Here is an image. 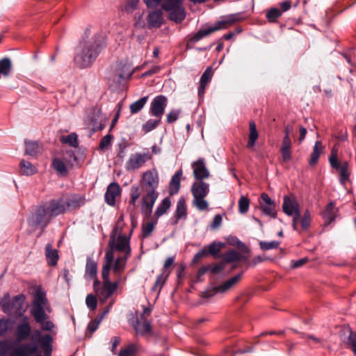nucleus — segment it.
Returning a JSON list of instances; mask_svg holds the SVG:
<instances>
[{
  "instance_id": "1",
  "label": "nucleus",
  "mask_w": 356,
  "mask_h": 356,
  "mask_svg": "<svg viewBox=\"0 0 356 356\" xmlns=\"http://www.w3.org/2000/svg\"><path fill=\"white\" fill-rule=\"evenodd\" d=\"M31 339V343L13 344L10 350V356H42L38 354L40 347L43 349L45 356L51 355L53 338L50 334L42 335L40 330H35Z\"/></svg>"
},
{
  "instance_id": "2",
  "label": "nucleus",
  "mask_w": 356,
  "mask_h": 356,
  "mask_svg": "<svg viewBox=\"0 0 356 356\" xmlns=\"http://www.w3.org/2000/svg\"><path fill=\"white\" fill-rule=\"evenodd\" d=\"M105 42V37L96 34L92 38L80 44L74 61L81 68L90 67L102 51Z\"/></svg>"
},
{
  "instance_id": "3",
  "label": "nucleus",
  "mask_w": 356,
  "mask_h": 356,
  "mask_svg": "<svg viewBox=\"0 0 356 356\" xmlns=\"http://www.w3.org/2000/svg\"><path fill=\"white\" fill-rule=\"evenodd\" d=\"M109 264H104L102 270V277L103 280V284L99 286V281L96 280L94 282L93 288L94 291L99 298L101 302H104L112 294L116 291L119 284L121 282V278H118L115 282H111L109 278L110 268Z\"/></svg>"
},
{
  "instance_id": "4",
  "label": "nucleus",
  "mask_w": 356,
  "mask_h": 356,
  "mask_svg": "<svg viewBox=\"0 0 356 356\" xmlns=\"http://www.w3.org/2000/svg\"><path fill=\"white\" fill-rule=\"evenodd\" d=\"M131 229L127 235H111L108 241V249L104 257V264H108L113 259V254L115 251L120 252L124 254H131L130 238L132 234Z\"/></svg>"
},
{
  "instance_id": "5",
  "label": "nucleus",
  "mask_w": 356,
  "mask_h": 356,
  "mask_svg": "<svg viewBox=\"0 0 356 356\" xmlns=\"http://www.w3.org/2000/svg\"><path fill=\"white\" fill-rule=\"evenodd\" d=\"M191 192L194 197V205L200 211L207 209L209 204L204 197L209 192V185L202 181V179H199L193 184Z\"/></svg>"
},
{
  "instance_id": "6",
  "label": "nucleus",
  "mask_w": 356,
  "mask_h": 356,
  "mask_svg": "<svg viewBox=\"0 0 356 356\" xmlns=\"http://www.w3.org/2000/svg\"><path fill=\"white\" fill-rule=\"evenodd\" d=\"M158 184L157 179L149 180L147 184V193L143 198L141 206L142 212L147 216H149L152 213L154 203L158 198V193L155 191Z\"/></svg>"
},
{
  "instance_id": "7",
  "label": "nucleus",
  "mask_w": 356,
  "mask_h": 356,
  "mask_svg": "<svg viewBox=\"0 0 356 356\" xmlns=\"http://www.w3.org/2000/svg\"><path fill=\"white\" fill-rule=\"evenodd\" d=\"M84 124L93 131L102 130L105 127L106 118L99 108L92 107L87 110L83 118Z\"/></svg>"
},
{
  "instance_id": "8",
  "label": "nucleus",
  "mask_w": 356,
  "mask_h": 356,
  "mask_svg": "<svg viewBox=\"0 0 356 356\" xmlns=\"http://www.w3.org/2000/svg\"><path fill=\"white\" fill-rule=\"evenodd\" d=\"M162 8L168 13L170 19L181 22L185 18L184 8L182 6L181 0H165Z\"/></svg>"
},
{
  "instance_id": "9",
  "label": "nucleus",
  "mask_w": 356,
  "mask_h": 356,
  "mask_svg": "<svg viewBox=\"0 0 356 356\" xmlns=\"http://www.w3.org/2000/svg\"><path fill=\"white\" fill-rule=\"evenodd\" d=\"M51 216L46 209L42 206L38 207L33 213H32L28 218V224L32 230L41 227L44 228L50 221Z\"/></svg>"
},
{
  "instance_id": "10",
  "label": "nucleus",
  "mask_w": 356,
  "mask_h": 356,
  "mask_svg": "<svg viewBox=\"0 0 356 356\" xmlns=\"http://www.w3.org/2000/svg\"><path fill=\"white\" fill-rule=\"evenodd\" d=\"M234 21V19L229 17L217 22L213 26H209V28L200 29L191 38V41L196 42L214 31L225 29L231 26Z\"/></svg>"
},
{
  "instance_id": "11",
  "label": "nucleus",
  "mask_w": 356,
  "mask_h": 356,
  "mask_svg": "<svg viewBox=\"0 0 356 356\" xmlns=\"http://www.w3.org/2000/svg\"><path fill=\"white\" fill-rule=\"evenodd\" d=\"M331 168L341 178H349L351 175L350 166L347 161H339L337 156V151L332 149L329 158Z\"/></svg>"
},
{
  "instance_id": "12",
  "label": "nucleus",
  "mask_w": 356,
  "mask_h": 356,
  "mask_svg": "<svg viewBox=\"0 0 356 356\" xmlns=\"http://www.w3.org/2000/svg\"><path fill=\"white\" fill-rule=\"evenodd\" d=\"M168 104V99L165 96L160 95L155 97L149 107V113L156 118H161Z\"/></svg>"
},
{
  "instance_id": "13",
  "label": "nucleus",
  "mask_w": 356,
  "mask_h": 356,
  "mask_svg": "<svg viewBox=\"0 0 356 356\" xmlns=\"http://www.w3.org/2000/svg\"><path fill=\"white\" fill-rule=\"evenodd\" d=\"M311 224V213L308 209H306L302 215H300V211L298 214L293 216L292 227L296 231H305L307 230Z\"/></svg>"
},
{
  "instance_id": "14",
  "label": "nucleus",
  "mask_w": 356,
  "mask_h": 356,
  "mask_svg": "<svg viewBox=\"0 0 356 356\" xmlns=\"http://www.w3.org/2000/svg\"><path fill=\"white\" fill-rule=\"evenodd\" d=\"M129 257L130 255L123 254L115 258V254H113V259L109 264V268L110 271L112 270L113 274L118 276V278L120 277L122 279L121 275L126 268L127 259Z\"/></svg>"
},
{
  "instance_id": "15",
  "label": "nucleus",
  "mask_w": 356,
  "mask_h": 356,
  "mask_svg": "<svg viewBox=\"0 0 356 356\" xmlns=\"http://www.w3.org/2000/svg\"><path fill=\"white\" fill-rule=\"evenodd\" d=\"M283 211L289 216H293L300 212L299 204L293 195H285L283 198Z\"/></svg>"
},
{
  "instance_id": "16",
  "label": "nucleus",
  "mask_w": 356,
  "mask_h": 356,
  "mask_svg": "<svg viewBox=\"0 0 356 356\" xmlns=\"http://www.w3.org/2000/svg\"><path fill=\"white\" fill-rule=\"evenodd\" d=\"M151 159L148 153L134 154L131 155L127 161L125 168L127 170H134L140 168L147 161Z\"/></svg>"
},
{
  "instance_id": "17",
  "label": "nucleus",
  "mask_w": 356,
  "mask_h": 356,
  "mask_svg": "<svg viewBox=\"0 0 356 356\" xmlns=\"http://www.w3.org/2000/svg\"><path fill=\"white\" fill-rule=\"evenodd\" d=\"M259 204L262 211L265 214L272 218L276 217L275 204L267 194H261Z\"/></svg>"
},
{
  "instance_id": "18",
  "label": "nucleus",
  "mask_w": 356,
  "mask_h": 356,
  "mask_svg": "<svg viewBox=\"0 0 356 356\" xmlns=\"http://www.w3.org/2000/svg\"><path fill=\"white\" fill-rule=\"evenodd\" d=\"M120 186L113 182L108 185L106 194L105 200L109 205H114L115 203L116 198L120 196Z\"/></svg>"
},
{
  "instance_id": "19",
  "label": "nucleus",
  "mask_w": 356,
  "mask_h": 356,
  "mask_svg": "<svg viewBox=\"0 0 356 356\" xmlns=\"http://www.w3.org/2000/svg\"><path fill=\"white\" fill-rule=\"evenodd\" d=\"M51 218L54 216H58L68 210L67 202L63 200L53 201L49 205L45 206Z\"/></svg>"
},
{
  "instance_id": "20",
  "label": "nucleus",
  "mask_w": 356,
  "mask_h": 356,
  "mask_svg": "<svg viewBox=\"0 0 356 356\" xmlns=\"http://www.w3.org/2000/svg\"><path fill=\"white\" fill-rule=\"evenodd\" d=\"M25 297L23 295H19L14 298L11 305L3 304V309L6 313H18L22 309Z\"/></svg>"
},
{
  "instance_id": "21",
  "label": "nucleus",
  "mask_w": 356,
  "mask_h": 356,
  "mask_svg": "<svg viewBox=\"0 0 356 356\" xmlns=\"http://www.w3.org/2000/svg\"><path fill=\"white\" fill-rule=\"evenodd\" d=\"M192 168L195 178H208L209 176V171L207 168L202 159L195 161L192 165Z\"/></svg>"
},
{
  "instance_id": "22",
  "label": "nucleus",
  "mask_w": 356,
  "mask_h": 356,
  "mask_svg": "<svg viewBox=\"0 0 356 356\" xmlns=\"http://www.w3.org/2000/svg\"><path fill=\"white\" fill-rule=\"evenodd\" d=\"M242 277L241 274H238L232 278L227 280L225 282H223L222 284L217 286L215 287V291L216 293H224L227 292V291L230 290L232 288L235 286L241 280Z\"/></svg>"
},
{
  "instance_id": "23",
  "label": "nucleus",
  "mask_w": 356,
  "mask_h": 356,
  "mask_svg": "<svg viewBox=\"0 0 356 356\" xmlns=\"http://www.w3.org/2000/svg\"><path fill=\"white\" fill-rule=\"evenodd\" d=\"M134 328L138 334L144 336L152 334L150 323L147 321L145 318H143V316H141L140 318L137 321Z\"/></svg>"
},
{
  "instance_id": "24",
  "label": "nucleus",
  "mask_w": 356,
  "mask_h": 356,
  "mask_svg": "<svg viewBox=\"0 0 356 356\" xmlns=\"http://www.w3.org/2000/svg\"><path fill=\"white\" fill-rule=\"evenodd\" d=\"M341 340L346 344L350 346L352 350L356 354V332H353L350 329L343 330V334L341 335Z\"/></svg>"
},
{
  "instance_id": "25",
  "label": "nucleus",
  "mask_w": 356,
  "mask_h": 356,
  "mask_svg": "<svg viewBox=\"0 0 356 356\" xmlns=\"http://www.w3.org/2000/svg\"><path fill=\"white\" fill-rule=\"evenodd\" d=\"M147 22L149 27H159L163 23L162 11L155 10L151 12L147 18Z\"/></svg>"
},
{
  "instance_id": "26",
  "label": "nucleus",
  "mask_w": 356,
  "mask_h": 356,
  "mask_svg": "<svg viewBox=\"0 0 356 356\" xmlns=\"http://www.w3.org/2000/svg\"><path fill=\"white\" fill-rule=\"evenodd\" d=\"M31 332L30 323L25 320L22 323L17 325L16 330L17 338L19 340L26 339Z\"/></svg>"
},
{
  "instance_id": "27",
  "label": "nucleus",
  "mask_w": 356,
  "mask_h": 356,
  "mask_svg": "<svg viewBox=\"0 0 356 356\" xmlns=\"http://www.w3.org/2000/svg\"><path fill=\"white\" fill-rule=\"evenodd\" d=\"M337 209L333 202L328 204L323 213V219L327 224L331 223L335 218Z\"/></svg>"
},
{
  "instance_id": "28",
  "label": "nucleus",
  "mask_w": 356,
  "mask_h": 356,
  "mask_svg": "<svg viewBox=\"0 0 356 356\" xmlns=\"http://www.w3.org/2000/svg\"><path fill=\"white\" fill-rule=\"evenodd\" d=\"M212 76H213L212 69L211 67H209L204 72V73L202 75L201 79H200V86L198 89V94L200 96H201L204 94L205 88H206L207 83L211 81Z\"/></svg>"
},
{
  "instance_id": "29",
  "label": "nucleus",
  "mask_w": 356,
  "mask_h": 356,
  "mask_svg": "<svg viewBox=\"0 0 356 356\" xmlns=\"http://www.w3.org/2000/svg\"><path fill=\"white\" fill-rule=\"evenodd\" d=\"M187 207L186 204V200L184 198L181 197L177 203V207L175 211V218L177 223L178 220H179L181 218H186L187 216Z\"/></svg>"
},
{
  "instance_id": "30",
  "label": "nucleus",
  "mask_w": 356,
  "mask_h": 356,
  "mask_svg": "<svg viewBox=\"0 0 356 356\" xmlns=\"http://www.w3.org/2000/svg\"><path fill=\"white\" fill-rule=\"evenodd\" d=\"M33 306L45 307L47 312L51 311L49 307L48 306L45 293L40 289H38L36 291V294L33 302Z\"/></svg>"
},
{
  "instance_id": "31",
  "label": "nucleus",
  "mask_w": 356,
  "mask_h": 356,
  "mask_svg": "<svg viewBox=\"0 0 356 356\" xmlns=\"http://www.w3.org/2000/svg\"><path fill=\"white\" fill-rule=\"evenodd\" d=\"M46 307L40 306H33L31 309V314L33 316L35 321L38 323L42 320L48 318V316L45 313Z\"/></svg>"
},
{
  "instance_id": "32",
  "label": "nucleus",
  "mask_w": 356,
  "mask_h": 356,
  "mask_svg": "<svg viewBox=\"0 0 356 356\" xmlns=\"http://www.w3.org/2000/svg\"><path fill=\"white\" fill-rule=\"evenodd\" d=\"M249 129H250V134H249V139L247 144V147L248 149L252 148L256 143V140L258 138V132L257 131V127L255 123L252 121L249 123Z\"/></svg>"
},
{
  "instance_id": "33",
  "label": "nucleus",
  "mask_w": 356,
  "mask_h": 356,
  "mask_svg": "<svg viewBox=\"0 0 356 356\" xmlns=\"http://www.w3.org/2000/svg\"><path fill=\"white\" fill-rule=\"evenodd\" d=\"M171 206L170 198L167 197L164 198L162 202L157 207L154 215L156 218H159L164 215Z\"/></svg>"
},
{
  "instance_id": "34",
  "label": "nucleus",
  "mask_w": 356,
  "mask_h": 356,
  "mask_svg": "<svg viewBox=\"0 0 356 356\" xmlns=\"http://www.w3.org/2000/svg\"><path fill=\"white\" fill-rule=\"evenodd\" d=\"M323 149V145L321 141L318 140L315 143L313 151L309 161L310 165H315L318 161L319 156Z\"/></svg>"
},
{
  "instance_id": "35",
  "label": "nucleus",
  "mask_w": 356,
  "mask_h": 356,
  "mask_svg": "<svg viewBox=\"0 0 356 356\" xmlns=\"http://www.w3.org/2000/svg\"><path fill=\"white\" fill-rule=\"evenodd\" d=\"M97 273V264L91 258H88L86 266V275L90 278H96Z\"/></svg>"
},
{
  "instance_id": "36",
  "label": "nucleus",
  "mask_w": 356,
  "mask_h": 356,
  "mask_svg": "<svg viewBox=\"0 0 356 356\" xmlns=\"http://www.w3.org/2000/svg\"><path fill=\"white\" fill-rule=\"evenodd\" d=\"M46 257L47 262L51 266H54L57 263L58 255L56 250L52 249L51 244H47L46 246Z\"/></svg>"
},
{
  "instance_id": "37",
  "label": "nucleus",
  "mask_w": 356,
  "mask_h": 356,
  "mask_svg": "<svg viewBox=\"0 0 356 356\" xmlns=\"http://www.w3.org/2000/svg\"><path fill=\"white\" fill-rule=\"evenodd\" d=\"M19 165L20 171L24 176H32L37 172L36 168L28 161H22Z\"/></svg>"
},
{
  "instance_id": "38",
  "label": "nucleus",
  "mask_w": 356,
  "mask_h": 356,
  "mask_svg": "<svg viewBox=\"0 0 356 356\" xmlns=\"http://www.w3.org/2000/svg\"><path fill=\"white\" fill-rule=\"evenodd\" d=\"M12 70V63L10 58H3L0 60V74L8 76Z\"/></svg>"
},
{
  "instance_id": "39",
  "label": "nucleus",
  "mask_w": 356,
  "mask_h": 356,
  "mask_svg": "<svg viewBox=\"0 0 356 356\" xmlns=\"http://www.w3.org/2000/svg\"><path fill=\"white\" fill-rule=\"evenodd\" d=\"M41 150L39 144L36 142L26 141L25 142V153L27 155L35 156Z\"/></svg>"
},
{
  "instance_id": "40",
  "label": "nucleus",
  "mask_w": 356,
  "mask_h": 356,
  "mask_svg": "<svg viewBox=\"0 0 356 356\" xmlns=\"http://www.w3.org/2000/svg\"><path fill=\"white\" fill-rule=\"evenodd\" d=\"M138 349L136 344L129 343L121 349L118 356H136Z\"/></svg>"
},
{
  "instance_id": "41",
  "label": "nucleus",
  "mask_w": 356,
  "mask_h": 356,
  "mask_svg": "<svg viewBox=\"0 0 356 356\" xmlns=\"http://www.w3.org/2000/svg\"><path fill=\"white\" fill-rule=\"evenodd\" d=\"M148 99V97H143L140 99L134 102L130 105V111L132 114L138 113L145 105Z\"/></svg>"
},
{
  "instance_id": "42",
  "label": "nucleus",
  "mask_w": 356,
  "mask_h": 356,
  "mask_svg": "<svg viewBox=\"0 0 356 356\" xmlns=\"http://www.w3.org/2000/svg\"><path fill=\"white\" fill-rule=\"evenodd\" d=\"M60 140L63 143L68 144L73 147H76L79 145L77 135L75 133L62 136Z\"/></svg>"
},
{
  "instance_id": "43",
  "label": "nucleus",
  "mask_w": 356,
  "mask_h": 356,
  "mask_svg": "<svg viewBox=\"0 0 356 356\" xmlns=\"http://www.w3.org/2000/svg\"><path fill=\"white\" fill-rule=\"evenodd\" d=\"M123 218V215L121 214L111 235H127L123 232L125 226Z\"/></svg>"
},
{
  "instance_id": "44",
  "label": "nucleus",
  "mask_w": 356,
  "mask_h": 356,
  "mask_svg": "<svg viewBox=\"0 0 356 356\" xmlns=\"http://www.w3.org/2000/svg\"><path fill=\"white\" fill-rule=\"evenodd\" d=\"M52 165L54 168L59 172L60 176L67 175V168L65 163L59 159H55L53 161Z\"/></svg>"
},
{
  "instance_id": "45",
  "label": "nucleus",
  "mask_w": 356,
  "mask_h": 356,
  "mask_svg": "<svg viewBox=\"0 0 356 356\" xmlns=\"http://www.w3.org/2000/svg\"><path fill=\"white\" fill-rule=\"evenodd\" d=\"M67 202V207L68 208V209H75V208H77V207H81V205H83L84 204V198L82 197H72V199H70V200H68Z\"/></svg>"
},
{
  "instance_id": "46",
  "label": "nucleus",
  "mask_w": 356,
  "mask_h": 356,
  "mask_svg": "<svg viewBox=\"0 0 356 356\" xmlns=\"http://www.w3.org/2000/svg\"><path fill=\"white\" fill-rule=\"evenodd\" d=\"M223 246V243H216L213 242L211 243L208 248L207 250L209 252V254H211L214 257H218L219 252L221 250V248Z\"/></svg>"
},
{
  "instance_id": "47",
  "label": "nucleus",
  "mask_w": 356,
  "mask_h": 356,
  "mask_svg": "<svg viewBox=\"0 0 356 356\" xmlns=\"http://www.w3.org/2000/svg\"><path fill=\"white\" fill-rule=\"evenodd\" d=\"M161 118L150 119L147 120L143 126V129L146 133L154 129L160 122Z\"/></svg>"
},
{
  "instance_id": "48",
  "label": "nucleus",
  "mask_w": 356,
  "mask_h": 356,
  "mask_svg": "<svg viewBox=\"0 0 356 356\" xmlns=\"http://www.w3.org/2000/svg\"><path fill=\"white\" fill-rule=\"evenodd\" d=\"M250 200L245 196H241L238 201V210L241 213H245L249 209Z\"/></svg>"
},
{
  "instance_id": "49",
  "label": "nucleus",
  "mask_w": 356,
  "mask_h": 356,
  "mask_svg": "<svg viewBox=\"0 0 356 356\" xmlns=\"http://www.w3.org/2000/svg\"><path fill=\"white\" fill-rule=\"evenodd\" d=\"M168 275H169V273H167L166 274L163 273L162 274L159 275L156 278V280L153 287H152V290L156 291L157 289H159L160 291L161 289L162 288L163 284L165 283V280H166L167 277L168 276Z\"/></svg>"
},
{
  "instance_id": "50",
  "label": "nucleus",
  "mask_w": 356,
  "mask_h": 356,
  "mask_svg": "<svg viewBox=\"0 0 356 356\" xmlns=\"http://www.w3.org/2000/svg\"><path fill=\"white\" fill-rule=\"evenodd\" d=\"M180 188L179 179H172L169 185V194L170 195H174L177 194Z\"/></svg>"
},
{
  "instance_id": "51",
  "label": "nucleus",
  "mask_w": 356,
  "mask_h": 356,
  "mask_svg": "<svg viewBox=\"0 0 356 356\" xmlns=\"http://www.w3.org/2000/svg\"><path fill=\"white\" fill-rule=\"evenodd\" d=\"M86 303L88 308L95 310L97 305V297L92 294H88L86 298Z\"/></svg>"
},
{
  "instance_id": "52",
  "label": "nucleus",
  "mask_w": 356,
  "mask_h": 356,
  "mask_svg": "<svg viewBox=\"0 0 356 356\" xmlns=\"http://www.w3.org/2000/svg\"><path fill=\"white\" fill-rule=\"evenodd\" d=\"M156 222H148L143 225V237L149 236L154 229Z\"/></svg>"
},
{
  "instance_id": "53",
  "label": "nucleus",
  "mask_w": 356,
  "mask_h": 356,
  "mask_svg": "<svg viewBox=\"0 0 356 356\" xmlns=\"http://www.w3.org/2000/svg\"><path fill=\"white\" fill-rule=\"evenodd\" d=\"M282 15V11L277 8H271L267 13L266 17L270 22H274L280 17Z\"/></svg>"
},
{
  "instance_id": "54",
  "label": "nucleus",
  "mask_w": 356,
  "mask_h": 356,
  "mask_svg": "<svg viewBox=\"0 0 356 356\" xmlns=\"http://www.w3.org/2000/svg\"><path fill=\"white\" fill-rule=\"evenodd\" d=\"M280 243L278 241H270V242H266V241H261L259 243L260 248L264 250H268L271 249L277 248L279 245Z\"/></svg>"
},
{
  "instance_id": "55",
  "label": "nucleus",
  "mask_w": 356,
  "mask_h": 356,
  "mask_svg": "<svg viewBox=\"0 0 356 356\" xmlns=\"http://www.w3.org/2000/svg\"><path fill=\"white\" fill-rule=\"evenodd\" d=\"M181 113L180 110H171L167 115L166 121L168 124L175 122Z\"/></svg>"
},
{
  "instance_id": "56",
  "label": "nucleus",
  "mask_w": 356,
  "mask_h": 356,
  "mask_svg": "<svg viewBox=\"0 0 356 356\" xmlns=\"http://www.w3.org/2000/svg\"><path fill=\"white\" fill-rule=\"evenodd\" d=\"M38 323L40 324L41 329L43 331L52 332L55 327L53 322L49 321L48 318L46 320H42V321H38Z\"/></svg>"
},
{
  "instance_id": "57",
  "label": "nucleus",
  "mask_w": 356,
  "mask_h": 356,
  "mask_svg": "<svg viewBox=\"0 0 356 356\" xmlns=\"http://www.w3.org/2000/svg\"><path fill=\"white\" fill-rule=\"evenodd\" d=\"M139 2V0H127L126 4L124 7V10L127 13L133 12Z\"/></svg>"
},
{
  "instance_id": "58",
  "label": "nucleus",
  "mask_w": 356,
  "mask_h": 356,
  "mask_svg": "<svg viewBox=\"0 0 356 356\" xmlns=\"http://www.w3.org/2000/svg\"><path fill=\"white\" fill-rule=\"evenodd\" d=\"M111 139L112 136L110 134L104 136L100 141L99 148L101 149H104L107 148L111 143Z\"/></svg>"
},
{
  "instance_id": "59",
  "label": "nucleus",
  "mask_w": 356,
  "mask_h": 356,
  "mask_svg": "<svg viewBox=\"0 0 356 356\" xmlns=\"http://www.w3.org/2000/svg\"><path fill=\"white\" fill-rule=\"evenodd\" d=\"M209 255V252L207 250V248L204 247L202 248L200 251L197 252L195 255L193 257V261L194 262H198L200 259H202L203 257H205Z\"/></svg>"
},
{
  "instance_id": "60",
  "label": "nucleus",
  "mask_w": 356,
  "mask_h": 356,
  "mask_svg": "<svg viewBox=\"0 0 356 356\" xmlns=\"http://www.w3.org/2000/svg\"><path fill=\"white\" fill-rule=\"evenodd\" d=\"M102 320V316H99L98 319L90 321L88 325V330L91 332H94L98 327L100 322Z\"/></svg>"
},
{
  "instance_id": "61",
  "label": "nucleus",
  "mask_w": 356,
  "mask_h": 356,
  "mask_svg": "<svg viewBox=\"0 0 356 356\" xmlns=\"http://www.w3.org/2000/svg\"><path fill=\"white\" fill-rule=\"evenodd\" d=\"M10 323L8 320H0V336L3 334L9 329Z\"/></svg>"
},
{
  "instance_id": "62",
  "label": "nucleus",
  "mask_w": 356,
  "mask_h": 356,
  "mask_svg": "<svg viewBox=\"0 0 356 356\" xmlns=\"http://www.w3.org/2000/svg\"><path fill=\"white\" fill-rule=\"evenodd\" d=\"M222 216L220 214L216 215L213 219L211 225V227L213 229L218 228L222 223Z\"/></svg>"
},
{
  "instance_id": "63",
  "label": "nucleus",
  "mask_w": 356,
  "mask_h": 356,
  "mask_svg": "<svg viewBox=\"0 0 356 356\" xmlns=\"http://www.w3.org/2000/svg\"><path fill=\"white\" fill-rule=\"evenodd\" d=\"M308 261V259L305 257V258H302L300 259H298V260H296V261H291V267L293 268H299L302 266H303L304 264H305Z\"/></svg>"
},
{
  "instance_id": "64",
  "label": "nucleus",
  "mask_w": 356,
  "mask_h": 356,
  "mask_svg": "<svg viewBox=\"0 0 356 356\" xmlns=\"http://www.w3.org/2000/svg\"><path fill=\"white\" fill-rule=\"evenodd\" d=\"M140 196V192L138 189V188H132L131 189V202L132 204H134L137 199Z\"/></svg>"
}]
</instances>
